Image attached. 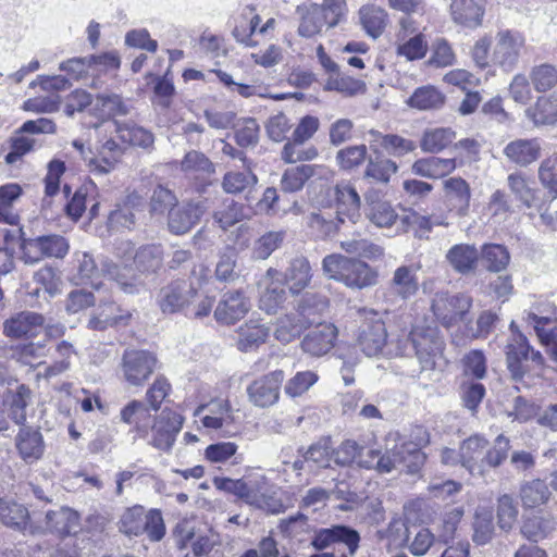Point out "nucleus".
I'll return each instance as SVG.
<instances>
[{"instance_id": "c85d7f7f", "label": "nucleus", "mask_w": 557, "mask_h": 557, "mask_svg": "<svg viewBox=\"0 0 557 557\" xmlns=\"http://www.w3.org/2000/svg\"><path fill=\"white\" fill-rule=\"evenodd\" d=\"M337 201L336 220L344 223L345 218L355 221L359 216L360 197L350 184H337L335 187Z\"/></svg>"}, {"instance_id": "680f3d73", "label": "nucleus", "mask_w": 557, "mask_h": 557, "mask_svg": "<svg viewBox=\"0 0 557 557\" xmlns=\"http://www.w3.org/2000/svg\"><path fill=\"white\" fill-rule=\"evenodd\" d=\"M318 379L313 371H299L286 382L284 392L290 398L300 397L317 383Z\"/></svg>"}, {"instance_id": "423d86ee", "label": "nucleus", "mask_w": 557, "mask_h": 557, "mask_svg": "<svg viewBox=\"0 0 557 557\" xmlns=\"http://www.w3.org/2000/svg\"><path fill=\"white\" fill-rule=\"evenodd\" d=\"M471 306L472 299L468 295L438 292L434 295L431 309L443 326L450 327L463 320Z\"/></svg>"}, {"instance_id": "6e6d98bb", "label": "nucleus", "mask_w": 557, "mask_h": 557, "mask_svg": "<svg viewBox=\"0 0 557 557\" xmlns=\"http://www.w3.org/2000/svg\"><path fill=\"white\" fill-rule=\"evenodd\" d=\"M398 165L391 159L383 157L369 158L364 171V177L373 178L376 182L387 184L396 172Z\"/></svg>"}, {"instance_id": "f704fd0d", "label": "nucleus", "mask_w": 557, "mask_h": 557, "mask_svg": "<svg viewBox=\"0 0 557 557\" xmlns=\"http://www.w3.org/2000/svg\"><path fill=\"white\" fill-rule=\"evenodd\" d=\"M16 448L24 461L32 463L44 453V442L40 432L30 428H21L16 436Z\"/></svg>"}, {"instance_id": "4be33fe9", "label": "nucleus", "mask_w": 557, "mask_h": 557, "mask_svg": "<svg viewBox=\"0 0 557 557\" xmlns=\"http://www.w3.org/2000/svg\"><path fill=\"white\" fill-rule=\"evenodd\" d=\"M497 42L494 48V61L505 71H511L519 61L518 35L513 36L510 30H500L496 36Z\"/></svg>"}, {"instance_id": "69168bd1", "label": "nucleus", "mask_w": 557, "mask_h": 557, "mask_svg": "<svg viewBox=\"0 0 557 557\" xmlns=\"http://www.w3.org/2000/svg\"><path fill=\"white\" fill-rule=\"evenodd\" d=\"M367 152L366 145L349 146L337 151L336 162L343 170H352L363 163Z\"/></svg>"}, {"instance_id": "bf43d9fd", "label": "nucleus", "mask_w": 557, "mask_h": 557, "mask_svg": "<svg viewBox=\"0 0 557 557\" xmlns=\"http://www.w3.org/2000/svg\"><path fill=\"white\" fill-rule=\"evenodd\" d=\"M341 247L347 253L357 255L368 259H379L384 255L382 247L361 237L343 240L341 243Z\"/></svg>"}, {"instance_id": "4d7b16f0", "label": "nucleus", "mask_w": 557, "mask_h": 557, "mask_svg": "<svg viewBox=\"0 0 557 557\" xmlns=\"http://www.w3.org/2000/svg\"><path fill=\"white\" fill-rule=\"evenodd\" d=\"M306 327L308 326L298 315L286 314L277 320L274 337L283 344H288Z\"/></svg>"}, {"instance_id": "2eb2a0df", "label": "nucleus", "mask_w": 557, "mask_h": 557, "mask_svg": "<svg viewBox=\"0 0 557 557\" xmlns=\"http://www.w3.org/2000/svg\"><path fill=\"white\" fill-rule=\"evenodd\" d=\"M45 325L42 314L34 311H21L4 320L2 333L12 339L35 337Z\"/></svg>"}, {"instance_id": "864d4df0", "label": "nucleus", "mask_w": 557, "mask_h": 557, "mask_svg": "<svg viewBox=\"0 0 557 557\" xmlns=\"http://www.w3.org/2000/svg\"><path fill=\"white\" fill-rule=\"evenodd\" d=\"M527 323L533 327L542 344L546 346L553 345L550 348V355L553 360L557 362V346L555 345L557 342V329L546 330V326L552 323V320L548 317H539L537 314L530 312L528 314Z\"/></svg>"}, {"instance_id": "b1692460", "label": "nucleus", "mask_w": 557, "mask_h": 557, "mask_svg": "<svg viewBox=\"0 0 557 557\" xmlns=\"http://www.w3.org/2000/svg\"><path fill=\"white\" fill-rule=\"evenodd\" d=\"M485 0H451L450 14L455 23L476 27L484 14Z\"/></svg>"}, {"instance_id": "79ce46f5", "label": "nucleus", "mask_w": 557, "mask_h": 557, "mask_svg": "<svg viewBox=\"0 0 557 557\" xmlns=\"http://www.w3.org/2000/svg\"><path fill=\"white\" fill-rule=\"evenodd\" d=\"M244 171H230L224 174L222 187L227 194H240L247 191L248 194L257 185L258 177L251 171L249 163H247Z\"/></svg>"}, {"instance_id": "7ed1b4c3", "label": "nucleus", "mask_w": 557, "mask_h": 557, "mask_svg": "<svg viewBox=\"0 0 557 557\" xmlns=\"http://www.w3.org/2000/svg\"><path fill=\"white\" fill-rule=\"evenodd\" d=\"M409 344L414 349L422 370H433L443 355L444 338L436 326L417 323L408 337L397 342L396 356H405Z\"/></svg>"}, {"instance_id": "09e8293b", "label": "nucleus", "mask_w": 557, "mask_h": 557, "mask_svg": "<svg viewBox=\"0 0 557 557\" xmlns=\"http://www.w3.org/2000/svg\"><path fill=\"white\" fill-rule=\"evenodd\" d=\"M22 187L10 183L0 186V222L15 225L18 223V214L12 209V205L21 197Z\"/></svg>"}, {"instance_id": "58836bf2", "label": "nucleus", "mask_w": 557, "mask_h": 557, "mask_svg": "<svg viewBox=\"0 0 557 557\" xmlns=\"http://www.w3.org/2000/svg\"><path fill=\"white\" fill-rule=\"evenodd\" d=\"M512 332L511 338L505 348L507 368L511 374V379L520 383L522 382V334L519 332L517 324L512 321L510 324Z\"/></svg>"}, {"instance_id": "0e129e2a", "label": "nucleus", "mask_w": 557, "mask_h": 557, "mask_svg": "<svg viewBox=\"0 0 557 557\" xmlns=\"http://www.w3.org/2000/svg\"><path fill=\"white\" fill-rule=\"evenodd\" d=\"M35 140L22 133L21 129H16L13 136L10 138V152L5 156V162L13 164L18 161L23 156L34 149Z\"/></svg>"}, {"instance_id": "393cba45", "label": "nucleus", "mask_w": 557, "mask_h": 557, "mask_svg": "<svg viewBox=\"0 0 557 557\" xmlns=\"http://www.w3.org/2000/svg\"><path fill=\"white\" fill-rule=\"evenodd\" d=\"M456 166L454 158L426 157L414 161L411 171L421 177L438 180L454 172Z\"/></svg>"}, {"instance_id": "5701e85b", "label": "nucleus", "mask_w": 557, "mask_h": 557, "mask_svg": "<svg viewBox=\"0 0 557 557\" xmlns=\"http://www.w3.org/2000/svg\"><path fill=\"white\" fill-rule=\"evenodd\" d=\"M388 290L401 300L412 298L419 290L417 270L411 265L398 267L393 273Z\"/></svg>"}, {"instance_id": "a18cd8bd", "label": "nucleus", "mask_w": 557, "mask_h": 557, "mask_svg": "<svg viewBox=\"0 0 557 557\" xmlns=\"http://www.w3.org/2000/svg\"><path fill=\"white\" fill-rule=\"evenodd\" d=\"M212 218L220 228L227 231L236 223L246 219L247 213L245 212L243 203L227 198L223 200L221 207L213 212Z\"/></svg>"}, {"instance_id": "9b49d317", "label": "nucleus", "mask_w": 557, "mask_h": 557, "mask_svg": "<svg viewBox=\"0 0 557 557\" xmlns=\"http://www.w3.org/2000/svg\"><path fill=\"white\" fill-rule=\"evenodd\" d=\"M360 535L359 533L343 524L332 525L331 528L319 529L314 532L312 539V546L315 549L322 550L333 544H344L347 546V554H342L341 557H352L359 548Z\"/></svg>"}, {"instance_id": "a211bd4d", "label": "nucleus", "mask_w": 557, "mask_h": 557, "mask_svg": "<svg viewBox=\"0 0 557 557\" xmlns=\"http://www.w3.org/2000/svg\"><path fill=\"white\" fill-rule=\"evenodd\" d=\"M151 410L150 406L137 399L131 400L121 409L120 420L133 426L131 432L135 433L134 442L137 438H148L150 422L152 420Z\"/></svg>"}, {"instance_id": "a878e982", "label": "nucleus", "mask_w": 557, "mask_h": 557, "mask_svg": "<svg viewBox=\"0 0 557 557\" xmlns=\"http://www.w3.org/2000/svg\"><path fill=\"white\" fill-rule=\"evenodd\" d=\"M445 198L453 210L459 215H466L470 207L471 189L461 177H450L443 182Z\"/></svg>"}, {"instance_id": "a19ab883", "label": "nucleus", "mask_w": 557, "mask_h": 557, "mask_svg": "<svg viewBox=\"0 0 557 557\" xmlns=\"http://www.w3.org/2000/svg\"><path fill=\"white\" fill-rule=\"evenodd\" d=\"M524 206L534 207L540 213L541 222L552 231L557 230V201L554 198L549 205L543 209L542 191L524 188Z\"/></svg>"}, {"instance_id": "de8ad7c7", "label": "nucleus", "mask_w": 557, "mask_h": 557, "mask_svg": "<svg viewBox=\"0 0 557 557\" xmlns=\"http://www.w3.org/2000/svg\"><path fill=\"white\" fill-rule=\"evenodd\" d=\"M455 137L456 133L449 127L429 128L422 135L420 147L424 152L436 153L450 145Z\"/></svg>"}, {"instance_id": "ddd939ff", "label": "nucleus", "mask_w": 557, "mask_h": 557, "mask_svg": "<svg viewBox=\"0 0 557 557\" xmlns=\"http://www.w3.org/2000/svg\"><path fill=\"white\" fill-rule=\"evenodd\" d=\"M251 309L250 299L240 289L227 290L221 295L214 310L218 323L233 325Z\"/></svg>"}, {"instance_id": "052dcab7", "label": "nucleus", "mask_w": 557, "mask_h": 557, "mask_svg": "<svg viewBox=\"0 0 557 557\" xmlns=\"http://www.w3.org/2000/svg\"><path fill=\"white\" fill-rule=\"evenodd\" d=\"M177 203V197L171 189L162 185H158L150 197V213L163 215L166 212L169 213L170 210H173Z\"/></svg>"}, {"instance_id": "774afa93", "label": "nucleus", "mask_w": 557, "mask_h": 557, "mask_svg": "<svg viewBox=\"0 0 557 557\" xmlns=\"http://www.w3.org/2000/svg\"><path fill=\"white\" fill-rule=\"evenodd\" d=\"M530 77L536 90L546 91L557 84V67L552 64H541L532 70Z\"/></svg>"}, {"instance_id": "bb28decb", "label": "nucleus", "mask_w": 557, "mask_h": 557, "mask_svg": "<svg viewBox=\"0 0 557 557\" xmlns=\"http://www.w3.org/2000/svg\"><path fill=\"white\" fill-rule=\"evenodd\" d=\"M434 225L447 226L448 223L440 216H425L413 210L404 209L400 215V223H398V233H407L413 230L417 237L428 238V234Z\"/></svg>"}, {"instance_id": "f03ea898", "label": "nucleus", "mask_w": 557, "mask_h": 557, "mask_svg": "<svg viewBox=\"0 0 557 557\" xmlns=\"http://www.w3.org/2000/svg\"><path fill=\"white\" fill-rule=\"evenodd\" d=\"M322 271L326 277L343 283L352 289H362L376 284L377 273L368 263L332 253L323 258Z\"/></svg>"}, {"instance_id": "c756f323", "label": "nucleus", "mask_w": 557, "mask_h": 557, "mask_svg": "<svg viewBox=\"0 0 557 557\" xmlns=\"http://www.w3.org/2000/svg\"><path fill=\"white\" fill-rule=\"evenodd\" d=\"M359 23L366 34L373 39L385 30L389 18L385 9L375 4H364L358 11Z\"/></svg>"}, {"instance_id": "f257e3e1", "label": "nucleus", "mask_w": 557, "mask_h": 557, "mask_svg": "<svg viewBox=\"0 0 557 557\" xmlns=\"http://www.w3.org/2000/svg\"><path fill=\"white\" fill-rule=\"evenodd\" d=\"M76 274L73 275L75 284H83L90 281L92 286L99 288L100 284L96 283L100 275L107 276L114 281L125 293L135 292V273L127 264H120L111 260H103L99 269L94 257L88 252L75 253Z\"/></svg>"}, {"instance_id": "f3484780", "label": "nucleus", "mask_w": 557, "mask_h": 557, "mask_svg": "<svg viewBox=\"0 0 557 557\" xmlns=\"http://www.w3.org/2000/svg\"><path fill=\"white\" fill-rule=\"evenodd\" d=\"M337 329L331 323H319L302 338L300 346L305 354L312 357H322L335 346Z\"/></svg>"}, {"instance_id": "5fc2aeb1", "label": "nucleus", "mask_w": 557, "mask_h": 557, "mask_svg": "<svg viewBox=\"0 0 557 557\" xmlns=\"http://www.w3.org/2000/svg\"><path fill=\"white\" fill-rule=\"evenodd\" d=\"M314 165L302 164L287 169L281 180V188L287 193L300 190L305 183L314 175Z\"/></svg>"}, {"instance_id": "c9c22d12", "label": "nucleus", "mask_w": 557, "mask_h": 557, "mask_svg": "<svg viewBox=\"0 0 557 557\" xmlns=\"http://www.w3.org/2000/svg\"><path fill=\"white\" fill-rule=\"evenodd\" d=\"M312 278L310 262L305 257L294 258L285 273V280L288 283L292 294H299L309 286Z\"/></svg>"}, {"instance_id": "cd10ccee", "label": "nucleus", "mask_w": 557, "mask_h": 557, "mask_svg": "<svg viewBox=\"0 0 557 557\" xmlns=\"http://www.w3.org/2000/svg\"><path fill=\"white\" fill-rule=\"evenodd\" d=\"M122 153L123 149L114 139H107L98 147L99 158H90L89 172L95 175L110 173L119 162Z\"/></svg>"}, {"instance_id": "72a5a7b5", "label": "nucleus", "mask_w": 557, "mask_h": 557, "mask_svg": "<svg viewBox=\"0 0 557 557\" xmlns=\"http://www.w3.org/2000/svg\"><path fill=\"white\" fill-rule=\"evenodd\" d=\"M479 251L474 245L457 244L446 253V260L451 268L461 274H467L475 269Z\"/></svg>"}, {"instance_id": "f8f14e48", "label": "nucleus", "mask_w": 557, "mask_h": 557, "mask_svg": "<svg viewBox=\"0 0 557 557\" xmlns=\"http://www.w3.org/2000/svg\"><path fill=\"white\" fill-rule=\"evenodd\" d=\"M117 255L127 260L133 258L136 270L140 273H154L163 263V247L161 244L140 246L134 253L133 244L124 242L117 248Z\"/></svg>"}, {"instance_id": "4468645a", "label": "nucleus", "mask_w": 557, "mask_h": 557, "mask_svg": "<svg viewBox=\"0 0 557 557\" xmlns=\"http://www.w3.org/2000/svg\"><path fill=\"white\" fill-rule=\"evenodd\" d=\"M144 198L132 193L124 200L116 205L107 219V226L113 232L131 231L136 225V215L144 211Z\"/></svg>"}, {"instance_id": "8fccbe9b", "label": "nucleus", "mask_w": 557, "mask_h": 557, "mask_svg": "<svg viewBox=\"0 0 557 557\" xmlns=\"http://www.w3.org/2000/svg\"><path fill=\"white\" fill-rule=\"evenodd\" d=\"M285 231H269L253 243L251 257L255 260H267L285 240Z\"/></svg>"}, {"instance_id": "1a4fd4ad", "label": "nucleus", "mask_w": 557, "mask_h": 557, "mask_svg": "<svg viewBox=\"0 0 557 557\" xmlns=\"http://www.w3.org/2000/svg\"><path fill=\"white\" fill-rule=\"evenodd\" d=\"M206 198L193 199L182 206L174 207L168 214V230L174 235L188 233L209 209Z\"/></svg>"}, {"instance_id": "6e6552de", "label": "nucleus", "mask_w": 557, "mask_h": 557, "mask_svg": "<svg viewBox=\"0 0 557 557\" xmlns=\"http://www.w3.org/2000/svg\"><path fill=\"white\" fill-rule=\"evenodd\" d=\"M157 358L147 350L127 349L120 364L123 379L132 386H141L153 373Z\"/></svg>"}, {"instance_id": "603ef678", "label": "nucleus", "mask_w": 557, "mask_h": 557, "mask_svg": "<svg viewBox=\"0 0 557 557\" xmlns=\"http://www.w3.org/2000/svg\"><path fill=\"white\" fill-rule=\"evenodd\" d=\"M444 100V95L435 87L423 86L414 90L408 99V104L419 110H434L441 108Z\"/></svg>"}, {"instance_id": "13d9d810", "label": "nucleus", "mask_w": 557, "mask_h": 557, "mask_svg": "<svg viewBox=\"0 0 557 557\" xmlns=\"http://www.w3.org/2000/svg\"><path fill=\"white\" fill-rule=\"evenodd\" d=\"M213 542L207 535H200L198 537H195V533L191 530L180 531L177 546L181 549L190 546L191 555H195L197 557H207L208 554L213 548Z\"/></svg>"}, {"instance_id": "338daca9", "label": "nucleus", "mask_w": 557, "mask_h": 557, "mask_svg": "<svg viewBox=\"0 0 557 557\" xmlns=\"http://www.w3.org/2000/svg\"><path fill=\"white\" fill-rule=\"evenodd\" d=\"M285 289L278 284H270L262 292L259 299V307L269 314L276 313L277 309L285 301Z\"/></svg>"}, {"instance_id": "0eeeda50", "label": "nucleus", "mask_w": 557, "mask_h": 557, "mask_svg": "<svg viewBox=\"0 0 557 557\" xmlns=\"http://www.w3.org/2000/svg\"><path fill=\"white\" fill-rule=\"evenodd\" d=\"M183 417L171 410L164 409L156 416L151 422L148 435V445L162 451H170L175 443L176 436L183 426Z\"/></svg>"}, {"instance_id": "473e14b6", "label": "nucleus", "mask_w": 557, "mask_h": 557, "mask_svg": "<svg viewBox=\"0 0 557 557\" xmlns=\"http://www.w3.org/2000/svg\"><path fill=\"white\" fill-rule=\"evenodd\" d=\"M205 410L208 413L201 417V423L207 429L219 430L233 422L231 406L226 400H215L199 407L196 416H200Z\"/></svg>"}, {"instance_id": "6ab92c4d", "label": "nucleus", "mask_w": 557, "mask_h": 557, "mask_svg": "<svg viewBox=\"0 0 557 557\" xmlns=\"http://www.w3.org/2000/svg\"><path fill=\"white\" fill-rule=\"evenodd\" d=\"M369 146L374 152H379L381 147L385 152L394 157H404L416 150L417 145L414 141L404 138L396 134H382L379 131H369Z\"/></svg>"}, {"instance_id": "412c9836", "label": "nucleus", "mask_w": 557, "mask_h": 557, "mask_svg": "<svg viewBox=\"0 0 557 557\" xmlns=\"http://www.w3.org/2000/svg\"><path fill=\"white\" fill-rule=\"evenodd\" d=\"M296 13L299 16L298 34L305 38H312L321 34L324 26L329 27L323 10L317 3L298 5Z\"/></svg>"}, {"instance_id": "39448f33", "label": "nucleus", "mask_w": 557, "mask_h": 557, "mask_svg": "<svg viewBox=\"0 0 557 557\" xmlns=\"http://www.w3.org/2000/svg\"><path fill=\"white\" fill-rule=\"evenodd\" d=\"M199 298L198 289L184 280H177L163 286L157 295V304L164 314L184 312Z\"/></svg>"}, {"instance_id": "c03bdc74", "label": "nucleus", "mask_w": 557, "mask_h": 557, "mask_svg": "<svg viewBox=\"0 0 557 557\" xmlns=\"http://www.w3.org/2000/svg\"><path fill=\"white\" fill-rule=\"evenodd\" d=\"M324 89L337 91L346 97H354L366 94L367 84L361 79L354 78L343 72H339L333 76H327Z\"/></svg>"}, {"instance_id": "20e7f679", "label": "nucleus", "mask_w": 557, "mask_h": 557, "mask_svg": "<svg viewBox=\"0 0 557 557\" xmlns=\"http://www.w3.org/2000/svg\"><path fill=\"white\" fill-rule=\"evenodd\" d=\"M120 530L128 536L146 534L152 542L161 541L165 535L162 513L158 509L145 511L140 505L127 508L120 519Z\"/></svg>"}, {"instance_id": "37998d69", "label": "nucleus", "mask_w": 557, "mask_h": 557, "mask_svg": "<svg viewBox=\"0 0 557 557\" xmlns=\"http://www.w3.org/2000/svg\"><path fill=\"white\" fill-rule=\"evenodd\" d=\"M329 301L324 296L314 293L305 294L297 307V315L309 326L327 309Z\"/></svg>"}, {"instance_id": "aec40b11", "label": "nucleus", "mask_w": 557, "mask_h": 557, "mask_svg": "<svg viewBox=\"0 0 557 557\" xmlns=\"http://www.w3.org/2000/svg\"><path fill=\"white\" fill-rule=\"evenodd\" d=\"M486 446L487 441L479 435L470 436L460 446V462L472 475H484L483 453Z\"/></svg>"}, {"instance_id": "7c9ffc66", "label": "nucleus", "mask_w": 557, "mask_h": 557, "mask_svg": "<svg viewBox=\"0 0 557 557\" xmlns=\"http://www.w3.org/2000/svg\"><path fill=\"white\" fill-rule=\"evenodd\" d=\"M269 334V327L256 320H249L237 330V348L244 352L255 350L265 343Z\"/></svg>"}, {"instance_id": "4c0bfd02", "label": "nucleus", "mask_w": 557, "mask_h": 557, "mask_svg": "<svg viewBox=\"0 0 557 557\" xmlns=\"http://www.w3.org/2000/svg\"><path fill=\"white\" fill-rule=\"evenodd\" d=\"M117 137L134 147L149 148L153 145V134L134 122L114 121Z\"/></svg>"}, {"instance_id": "e433bc0d", "label": "nucleus", "mask_w": 557, "mask_h": 557, "mask_svg": "<svg viewBox=\"0 0 557 557\" xmlns=\"http://www.w3.org/2000/svg\"><path fill=\"white\" fill-rule=\"evenodd\" d=\"M369 208L367 212L368 219L380 228H391L395 226L398 233V223H400V215L396 209L385 200H368Z\"/></svg>"}, {"instance_id": "9d476101", "label": "nucleus", "mask_w": 557, "mask_h": 557, "mask_svg": "<svg viewBox=\"0 0 557 557\" xmlns=\"http://www.w3.org/2000/svg\"><path fill=\"white\" fill-rule=\"evenodd\" d=\"M284 376L282 370H275L252 381L247 386L249 401L259 408H268L275 405L280 398Z\"/></svg>"}, {"instance_id": "2f4dec72", "label": "nucleus", "mask_w": 557, "mask_h": 557, "mask_svg": "<svg viewBox=\"0 0 557 557\" xmlns=\"http://www.w3.org/2000/svg\"><path fill=\"white\" fill-rule=\"evenodd\" d=\"M79 527V515L69 507H60L46 513V528L60 535L75 533Z\"/></svg>"}, {"instance_id": "49530a36", "label": "nucleus", "mask_w": 557, "mask_h": 557, "mask_svg": "<svg viewBox=\"0 0 557 557\" xmlns=\"http://www.w3.org/2000/svg\"><path fill=\"white\" fill-rule=\"evenodd\" d=\"M534 125H554L557 122V98L540 97L534 106L527 110Z\"/></svg>"}, {"instance_id": "ea45409f", "label": "nucleus", "mask_w": 557, "mask_h": 557, "mask_svg": "<svg viewBox=\"0 0 557 557\" xmlns=\"http://www.w3.org/2000/svg\"><path fill=\"white\" fill-rule=\"evenodd\" d=\"M29 513L23 505L10 500H0V520L9 528L16 530H27L34 533L29 522Z\"/></svg>"}, {"instance_id": "3c124183", "label": "nucleus", "mask_w": 557, "mask_h": 557, "mask_svg": "<svg viewBox=\"0 0 557 557\" xmlns=\"http://www.w3.org/2000/svg\"><path fill=\"white\" fill-rule=\"evenodd\" d=\"M95 106L106 117L125 116L132 111L131 103L116 94L98 95Z\"/></svg>"}, {"instance_id": "dca6fc26", "label": "nucleus", "mask_w": 557, "mask_h": 557, "mask_svg": "<svg viewBox=\"0 0 557 557\" xmlns=\"http://www.w3.org/2000/svg\"><path fill=\"white\" fill-rule=\"evenodd\" d=\"M387 342L385 323L375 315L367 319L359 329L357 343L368 357L377 356Z\"/></svg>"}, {"instance_id": "e2e57ef3", "label": "nucleus", "mask_w": 557, "mask_h": 557, "mask_svg": "<svg viewBox=\"0 0 557 557\" xmlns=\"http://www.w3.org/2000/svg\"><path fill=\"white\" fill-rule=\"evenodd\" d=\"M182 171L193 174L214 173V164L202 152L191 150L187 152L181 162Z\"/></svg>"}]
</instances>
